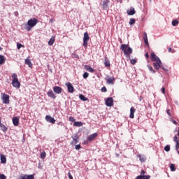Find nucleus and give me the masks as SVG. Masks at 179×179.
I'll return each instance as SVG.
<instances>
[{
	"mask_svg": "<svg viewBox=\"0 0 179 179\" xmlns=\"http://www.w3.org/2000/svg\"><path fill=\"white\" fill-rule=\"evenodd\" d=\"M53 92H55L56 94H61L62 93V88L59 86L54 87Z\"/></svg>",
	"mask_w": 179,
	"mask_h": 179,
	"instance_id": "obj_12",
	"label": "nucleus"
},
{
	"mask_svg": "<svg viewBox=\"0 0 179 179\" xmlns=\"http://www.w3.org/2000/svg\"><path fill=\"white\" fill-rule=\"evenodd\" d=\"M102 6L103 8L106 10L108 8V0H103Z\"/></svg>",
	"mask_w": 179,
	"mask_h": 179,
	"instance_id": "obj_20",
	"label": "nucleus"
},
{
	"mask_svg": "<svg viewBox=\"0 0 179 179\" xmlns=\"http://www.w3.org/2000/svg\"><path fill=\"white\" fill-rule=\"evenodd\" d=\"M178 136H179V129H178Z\"/></svg>",
	"mask_w": 179,
	"mask_h": 179,
	"instance_id": "obj_56",
	"label": "nucleus"
},
{
	"mask_svg": "<svg viewBox=\"0 0 179 179\" xmlns=\"http://www.w3.org/2000/svg\"><path fill=\"white\" fill-rule=\"evenodd\" d=\"M131 64L132 65H135L136 64V61L135 60V59H132L131 61H130Z\"/></svg>",
	"mask_w": 179,
	"mask_h": 179,
	"instance_id": "obj_43",
	"label": "nucleus"
},
{
	"mask_svg": "<svg viewBox=\"0 0 179 179\" xmlns=\"http://www.w3.org/2000/svg\"><path fill=\"white\" fill-rule=\"evenodd\" d=\"M105 103L107 107H113V106H114V99H113V97H108L106 99Z\"/></svg>",
	"mask_w": 179,
	"mask_h": 179,
	"instance_id": "obj_8",
	"label": "nucleus"
},
{
	"mask_svg": "<svg viewBox=\"0 0 179 179\" xmlns=\"http://www.w3.org/2000/svg\"><path fill=\"white\" fill-rule=\"evenodd\" d=\"M45 156H47V153L45 151H43L41 153V159H45Z\"/></svg>",
	"mask_w": 179,
	"mask_h": 179,
	"instance_id": "obj_34",
	"label": "nucleus"
},
{
	"mask_svg": "<svg viewBox=\"0 0 179 179\" xmlns=\"http://www.w3.org/2000/svg\"><path fill=\"white\" fill-rule=\"evenodd\" d=\"M13 124L15 127H17L19 125V117H15L13 118Z\"/></svg>",
	"mask_w": 179,
	"mask_h": 179,
	"instance_id": "obj_19",
	"label": "nucleus"
},
{
	"mask_svg": "<svg viewBox=\"0 0 179 179\" xmlns=\"http://www.w3.org/2000/svg\"><path fill=\"white\" fill-rule=\"evenodd\" d=\"M21 47H24L23 45H22L21 43H17V48L18 50H20Z\"/></svg>",
	"mask_w": 179,
	"mask_h": 179,
	"instance_id": "obj_41",
	"label": "nucleus"
},
{
	"mask_svg": "<svg viewBox=\"0 0 179 179\" xmlns=\"http://www.w3.org/2000/svg\"><path fill=\"white\" fill-rule=\"evenodd\" d=\"M69 121H71V122H75V118L73 117H70Z\"/></svg>",
	"mask_w": 179,
	"mask_h": 179,
	"instance_id": "obj_45",
	"label": "nucleus"
},
{
	"mask_svg": "<svg viewBox=\"0 0 179 179\" xmlns=\"http://www.w3.org/2000/svg\"><path fill=\"white\" fill-rule=\"evenodd\" d=\"M50 23H53L54 22V19H50Z\"/></svg>",
	"mask_w": 179,
	"mask_h": 179,
	"instance_id": "obj_54",
	"label": "nucleus"
},
{
	"mask_svg": "<svg viewBox=\"0 0 179 179\" xmlns=\"http://www.w3.org/2000/svg\"><path fill=\"white\" fill-rule=\"evenodd\" d=\"M38 23V20L37 18H32L28 20L27 23L25 24V30H27V31H30L34 26H36Z\"/></svg>",
	"mask_w": 179,
	"mask_h": 179,
	"instance_id": "obj_2",
	"label": "nucleus"
},
{
	"mask_svg": "<svg viewBox=\"0 0 179 179\" xmlns=\"http://www.w3.org/2000/svg\"><path fill=\"white\" fill-rule=\"evenodd\" d=\"M83 125V123L82 122H75L73 123L74 127H82Z\"/></svg>",
	"mask_w": 179,
	"mask_h": 179,
	"instance_id": "obj_31",
	"label": "nucleus"
},
{
	"mask_svg": "<svg viewBox=\"0 0 179 179\" xmlns=\"http://www.w3.org/2000/svg\"><path fill=\"white\" fill-rule=\"evenodd\" d=\"M0 160H1V163H2L3 164H5L6 163V157L4 155H0Z\"/></svg>",
	"mask_w": 179,
	"mask_h": 179,
	"instance_id": "obj_22",
	"label": "nucleus"
},
{
	"mask_svg": "<svg viewBox=\"0 0 179 179\" xmlns=\"http://www.w3.org/2000/svg\"><path fill=\"white\" fill-rule=\"evenodd\" d=\"M98 135L99 134L97 133H94L87 137V140L89 141V142H92V141H94V139L97 138Z\"/></svg>",
	"mask_w": 179,
	"mask_h": 179,
	"instance_id": "obj_13",
	"label": "nucleus"
},
{
	"mask_svg": "<svg viewBox=\"0 0 179 179\" xmlns=\"http://www.w3.org/2000/svg\"><path fill=\"white\" fill-rule=\"evenodd\" d=\"M120 50L123 51L124 55H131V53L132 52V48L129 47L127 44L121 45Z\"/></svg>",
	"mask_w": 179,
	"mask_h": 179,
	"instance_id": "obj_4",
	"label": "nucleus"
},
{
	"mask_svg": "<svg viewBox=\"0 0 179 179\" xmlns=\"http://www.w3.org/2000/svg\"><path fill=\"white\" fill-rule=\"evenodd\" d=\"M62 124V123H61V122H59V124Z\"/></svg>",
	"mask_w": 179,
	"mask_h": 179,
	"instance_id": "obj_57",
	"label": "nucleus"
},
{
	"mask_svg": "<svg viewBox=\"0 0 179 179\" xmlns=\"http://www.w3.org/2000/svg\"><path fill=\"white\" fill-rule=\"evenodd\" d=\"M84 79H87V78H89V73L87 72H85L83 75Z\"/></svg>",
	"mask_w": 179,
	"mask_h": 179,
	"instance_id": "obj_37",
	"label": "nucleus"
},
{
	"mask_svg": "<svg viewBox=\"0 0 179 179\" xmlns=\"http://www.w3.org/2000/svg\"><path fill=\"white\" fill-rule=\"evenodd\" d=\"M138 159L141 163H145L146 162V157L143 155H138Z\"/></svg>",
	"mask_w": 179,
	"mask_h": 179,
	"instance_id": "obj_26",
	"label": "nucleus"
},
{
	"mask_svg": "<svg viewBox=\"0 0 179 179\" xmlns=\"http://www.w3.org/2000/svg\"><path fill=\"white\" fill-rule=\"evenodd\" d=\"M45 120L48 122H50V124H55V119H54V117H51V115H46L45 116Z\"/></svg>",
	"mask_w": 179,
	"mask_h": 179,
	"instance_id": "obj_11",
	"label": "nucleus"
},
{
	"mask_svg": "<svg viewBox=\"0 0 179 179\" xmlns=\"http://www.w3.org/2000/svg\"><path fill=\"white\" fill-rule=\"evenodd\" d=\"M136 20L134 18H131L129 20V24H130V26H132V24H135Z\"/></svg>",
	"mask_w": 179,
	"mask_h": 179,
	"instance_id": "obj_33",
	"label": "nucleus"
},
{
	"mask_svg": "<svg viewBox=\"0 0 179 179\" xmlns=\"http://www.w3.org/2000/svg\"><path fill=\"white\" fill-rule=\"evenodd\" d=\"M104 65L105 66H108V67L111 66V64H110V60H108L107 57H105Z\"/></svg>",
	"mask_w": 179,
	"mask_h": 179,
	"instance_id": "obj_29",
	"label": "nucleus"
},
{
	"mask_svg": "<svg viewBox=\"0 0 179 179\" xmlns=\"http://www.w3.org/2000/svg\"><path fill=\"white\" fill-rule=\"evenodd\" d=\"M71 138L73 141L71 142V145H72V146H75L76 143L79 142V136L78 135V134H76L73 135Z\"/></svg>",
	"mask_w": 179,
	"mask_h": 179,
	"instance_id": "obj_7",
	"label": "nucleus"
},
{
	"mask_svg": "<svg viewBox=\"0 0 179 179\" xmlns=\"http://www.w3.org/2000/svg\"><path fill=\"white\" fill-rule=\"evenodd\" d=\"M148 68L149 69V71H150V72H152V73H155V70L153 69V67L150 65H148Z\"/></svg>",
	"mask_w": 179,
	"mask_h": 179,
	"instance_id": "obj_36",
	"label": "nucleus"
},
{
	"mask_svg": "<svg viewBox=\"0 0 179 179\" xmlns=\"http://www.w3.org/2000/svg\"><path fill=\"white\" fill-rule=\"evenodd\" d=\"M136 111V109H135L134 107H131L130 108V115H129L130 118H131V119L135 118L134 114H135Z\"/></svg>",
	"mask_w": 179,
	"mask_h": 179,
	"instance_id": "obj_15",
	"label": "nucleus"
},
{
	"mask_svg": "<svg viewBox=\"0 0 179 179\" xmlns=\"http://www.w3.org/2000/svg\"><path fill=\"white\" fill-rule=\"evenodd\" d=\"M101 91L103 93H106L107 92V88L106 87H103L101 89Z\"/></svg>",
	"mask_w": 179,
	"mask_h": 179,
	"instance_id": "obj_39",
	"label": "nucleus"
},
{
	"mask_svg": "<svg viewBox=\"0 0 179 179\" xmlns=\"http://www.w3.org/2000/svg\"><path fill=\"white\" fill-rule=\"evenodd\" d=\"M161 92H162V93H163V94H164L166 93V88L162 87V88L161 89Z\"/></svg>",
	"mask_w": 179,
	"mask_h": 179,
	"instance_id": "obj_47",
	"label": "nucleus"
},
{
	"mask_svg": "<svg viewBox=\"0 0 179 179\" xmlns=\"http://www.w3.org/2000/svg\"><path fill=\"white\" fill-rule=\"evenodd\" d=\"M1 100L3 101V104H9V95L5 94V93H1Z\"/></svg>",
	"mask_w": 179,
	"mask_h": 179,
	"instance_id": "obj_6",
	"label": "nucleus"
},
{
	"mask_svg": "<svg viewBox=\"0 0 179 179\" xmlns=\"http://www.w3.org/2000/svg\"><path fill=\"white\" fill-rule=\"evenodd\" d=\"M54 43H55V37L52 36L50 41H48V44L50 45H54Z\"/></svg>",
	"mask_w": 179,
	"mask_h": 179,
	"instance_id": "obj_28",
	"label": "nucleus"
},
{
	"mask_svg": "<svg viewBox=\"0 0 179 179\" xmlns=\"http://www.w3.org/2000/svg\"><path fill=\"white\" fill-rule=\"evenodd\" d=\"M6 61L3 55H0V65H3V63Z\"/></svg>",
	"mask_w": 179,
	"mask_h": 179,
	"instance_id": "obj_27",
	"label": "nucleus"
},
{
	"mask_svg": "<svg viewBox=\"0 0 179 179\" xmlns=\"http://www.w3.org/2000/svg\"><path fill=\"white\" fill-rule=\"evenodd\" d=\"M166 113H167L168 115H169V117H171V113H170V109H168L166 110Z\"/></svg>",
	"mask_w": 179,
	"mask_h": 179,
	"instance_id": "obj_49",
	"label": "nucleus"
},
{
	"mask_svg": "<svg viewBox=\"0 0 179 179\" xmlns=\"http://www.w3.org/2000/svg\"><path fill=\"white\" fill-rule=\"evenodd\" d=\"M176 145V150H178L179 149V141H175Z\"/></svg>",
	"mask_w": 179,
	"mask_h": 179,
	"instance_id": "obj_42",
	"label": "nucleus"
},
{
	"mask_svg": "<svg viewBox=\"0 0 179 179\" xmlns=\"http://www.w3.org/2000/svg\"><path fill=\"white\" fill-rule=\"evenodd\" d=\"M76 150H79V149H82V146L80 145V144L76 145Z\"/></svg>",
	"mask_w": 179,
	"mask_h": 179,
	"instance_id": "obj_40",
	"label": "nucleus"
},
{
	"mask_svg": "<svg viewBox=\"0 0 179 179\" xmlns=\"http://www.w3.org/2000/svg\"><path fill=\"white\" fill-rule=\"evenodd\" d=\"M79 99H80L82 100V101H87V100H88V99L86 96H85V95H83V94H80Z\"/></svg>",
	"mask_w": 179,
	"mask_h": 179,
	"instance_id": "obj_30",
	"label": "nucleus"
},
{
	"mask_svg": "<svg viewBox=\"0 0 179 179\" xmlns=\"http://www.w3.org/2000/svg\"><path fill=\"white\" fill-rule=\"evenodd\" d=\"M170 169H171V171H176V164H171L170 165Z\"/></svg>",
	"mask_w": 179,
	"mask_h": 179,
	"instance_id": "obj_32",
	"label": "nucleus"
},
{
	"mask_svg": "<svg viewBox=\"0 0 179 179\" xmlns=\"http://www.w3.org/2000/svg\"><path fill=\"white\" fill-rule=\"evenodd\" d=\"M0 128L1 131H3V132H6V131H8V127H6V126H5L1 122V118H0Z\"/></svg>",
	"mask_w": 179,
	"mask_h": 179,
	"instance_id": "obj_21",
	"label": "nucleus"
},
{
	"mask_svg": "<svg viewBox=\"0 0 179 179\" xmlns=\"http://www.w3.org/2000/svg\"><path fill=\"white\" fill-rule=\"evenodd\" d=\"M48 97H50V99H53L54 100L57 99V96H55V94H54V92L51 90L48 92Z\"/></svg>",
	"mask_w": 179,
	"mask_h": 179,
	"instance_id": "obj_16",
	"label": "nucleus"
},
{
	"mask_svg": "<svg viewBox=\"0 0 179 179\" xmlns=\"http://www.w3.org/2000/svg\"><path fill=\"white\" fill-rule=\"evenodd\" d=\"M150 58L152 62H155V63H153V66L155 69H157V71H159V69H160V68H162V60H160V58H159V57H157V55H156V54L153 52L151 53Z\"/></svg>",
	"mask_w": 179,
	"mask_h": 179,
	"instance_id": "obj_1",
	"label": "nucleus"
},
{
	"mask_svg": "<svg viewBox=\"0 0 179 179\" xmlns=\"http://www.w3.org/2000/svg\"><path fill=\"white\" fill-rule=\"evenodd\" d=\"M12 78V85L13 87H16L17 89H19L20 87V82H19V79L17 78V74L13 73L11 75Z\"/></svg>",
	"mask_w": 179,
	"mask_h": 179,
	"instance_id": "obj_3",
	"label": "nucleus"
},
{
	"mask_svg": "<svg viewBox=\"0 0 179 179\" xmlns=\"http://www.w3.org/2000/svg\"><path fill=\"white\" fill-rule=\"evenodd\" d=\"M168 51H169V52H171V51H172L171 48H169L168 49Z\"/></svg>",
	"mask_w": 179,
	"mask_h": 179,
	"instance_id": "obj_52",
	"label": "nucleus"
},
{
	"mask_svg": "<svg viewBox=\"0 0 179 179\" xmlns=\"http://www.w3.org/2000/svg\"><path fill=\"white\" fill-rule=\"evenodd\" d=\"M127 12L129 16H134V15L136 13V12L135 11V8L134 7H131L129 10H127Z\"/></svg>",
	"mask_w": 179,
	"mask_h": 179,
	"instance_id": "obj_14",
	"label": "nucleus"
},
{
	"mask_svg": "<svg viewBox=\"0 0 179 179\" xmlns=\"http://www.w3.org/2000/svg\"><path fill=\"white\" fill-rule=\"evenodd\" d=\"M114 80H115V78L114 77H112V78H108L106 80V82L109 85H114Z\"/></svg>",
	"mask_w": 179,
	"mask_h": 179,
	"instance_id": "obj_24",
	"label": "nucleus"
},
{
	"mask_svg": "<svg viewBox=\"0 0 179 179\" xmlns=\"http://www.w3.org/2000/svg\"><path fill=\"white\" fill-rule=\"evenodd\" d=\"M178 23H179L178 20H173L172 21V26L176 27V26H177V24H178Z\"/></svg>",
	"mask_w": 179,
	"mask_h": 179,
	"instance_id": "obj_35",
	"label": "nucleus"
},
{
	"mask_svg": "<svg viewBox=\"0 0 179 179\" xmlns=\"http://www.w3.org/2000/svg\"><path fill=\"white\" fill-rule=\"evenodd\" d=\"M68 176H69V179H73V177L72 175L71 174V172H69Z\"/></svg>",
	"mask_w": 179,
	"mask_h": 179,
	"instance_id": "obj_48",
	"label": "nucleus"
},
{
	"mask_svg": "<svg viewBox=\"0 0 179 179\" xmlns=\"http://www.w3.org/2000/svg\"><path fill=\"white\" fill-rule=\"evenodd\" d=\"M84 68L85 71H88V72H91V73L94 72V69H93V68H92L90 66L85 65Z\"/></svg>",
	"mask_w": 179,
	"mask_h": 179,
	"instance_id": "obj_23",
	"label": "nucleus"
},
{
	"mask_svg": "<svg viewBox=\"0 0 179 179\" xmlns=\"http://www.w3.org/2000/svg\"><path fill=\"white\" fill-rule=\"evenodd\" d=\"M172 122H173V124H174L175 125H177V122L176 121V120H172Z\"/></svg>",
	"mask_w": 179,
	"mask_h": 179,
	"instance_id": "obj_50",
	"label": "nucleus"
},
{
	"mask_svg": "<svg viewBox=\"0 0 179 179\" xmlns=\"http://www.w3.org/2000/svg\"><path fill=\"white\" fill-rule=\"evenodd\" d=\"M66 86L67 87L69 93H73L75 92V88L73 85H72V83H66Z\"/></svg>",
	"mask_w": 179,
	"mask_h": 179,
	"instance_id": "obj_10",
	"label": "nucleus"
},
{
	"mask_svg": "<svg viewBox=\"0 0 179 179\" xmlns=\"http://www.w3.org/2000/svg\"><path fill=\"white\" fill-rule=\"evenodd\" d=\"M20 179H34V175H24Z\"/></svg>",
	"mask_w": 179,
	"mask_h": 179,
	"instance_id": "obj_17",
	"label": "nucleus"
},
{
	"mask_svg": "<svg viewBox=\"0 0 179 179\" xmlns=\"http://www.w3.org/2000/svg\"><path fill=\"white\" fill-rule=\"evenodd\" d=\"M145 57L147 59L149 58V54L148 53H145Z\"/></svg>",
	"mask_w": 179,
	"mask_h": 179,
	"instance_id": "obj_51",
	"label": "nucleus"
},
{
	"mask_svg": "<svg viewBox=\"0 0 179 179\" xmlns=\"http://www.w3.org/2000/svg\"><path fill=\"white\" fill-rule=\"evenodd\" d=\"M143 40L145 45H149V41H148V34L146 32L143 33Z\"/></svg>",
	"mask_w": 179,
	"mask_h": 179,
	"instance_id": "obj_18",
	"label": "nucleus"
},
{
	"mask_svg": "<svg viewBox=\"0 0 179 179\" xmlns=\"http://www.w3.org/2000/svg\"><path fill=\"white\" fill-rule=\"evenodd\" d=\"M146 172L142 171L141 175L136 177V179H150V176H145Z\"/></svg>",
	"mask_w": 179,
	"mask_h": 179,
	"instance_id": "obj_9",
	"label": "nucleus"
},
{
	"mask_svg": "<svg viewBox=\"0 0 179 179\" xmlns=\"http://www.w3.org/2000/svg\"><path fill=\"white\" fill-rule=\"evenodd\" d=\"M173 141H174V142H178L179 141V138L177 137L176 136H175L174 138H173Z\"/></svg>",
	"mask_w": 179,
	"mask_h": 179,
	"instance_id": "obj_44",
	"label": "nucleus"
},
{
	"mask_svg": "<svg viewBox=\"0 0 179 179\" xmlns=\"http://www.w3.org/2000/svg\"><path fill=\"white\" fill-rule=\"evenodd\" d=\"M25 64L26 65H28L29 68H31V66H33V64H31V60H30V59H25Z\"/></svg>",
	"mask_w": 179,
	"mask_h": 179,
	"instance_id": "obj_25",
	"label": "nucleus"
},
{
	"mask_svg": "<svg viewBox=\"0 0 179 179\" xmlns=\"http://www.w3.org/2000/svg\"><path fill=\"white\" fill-rule=\"evenodd\" d=\"M89 40H90L89 34L87 32H85L84 37H83V47H85V48H87V44L89 43Z\"/></svg>",
	"mask_w": 179,
	"mask_h": 179,
	"instance_id": "obj_5",
	"label": "nucleus"
},
{
	"mask_svg": "<svg viewBox=\"0 0 179 179\" xmlns=\"http://www.w3.org/2000/svg\"><path fill=\"white\" fill-rule=\"evenodd\" d=\"M0 179H6V176L3 174H0Z\"/></svg>",
	"mask_w": 179,
	"mask_h": 179,
	"instance_id": "obj_46",
	"label": "nucleus"
},
{
	"mask_svg": "<svg viewBox=\"0 0 179 179\" xmlns=\"http://www.w3.org/2000/svg\"><path fill=\"white\" fill-rule=\"evenodd\" d=\"M164 71H167V69H165V67L163 66V65L161 66Z\"/></svg>",
	"mask_w": 179,
	"mask_h": 179,
	"instance_id": "obj_53",
	"label": "nucleus"
},
{
	"mask_svg": "<svg viewBox=\"0 0 179 179\" xmlns=\"http://www.w3.org/2000/svg\"><path fill=\"white\" fill-rule=\"evenodd\" d=\"M3 48L1 47H0V51H2Z\"/></svg>",
	"mask_w": 179,
	"mask_h": 179,
	"instance_id": "obj_55",
	"label": "nucleus"
},
{
	"mask_svg": "<svg viewBox=\"0 0 179 179\" xmlns=\"http://www.w3.org/2000/svg\"><path fill=\"white\" fill-rule=\"evenodd\" d=\"M165 152H170V145H167L164 147Z\"/></svg>",
	"mask_w": 179,
	"mask_h": 179,
	"instance_id": "obj_38",
	"label": "nucleus"
}]
</instances>
